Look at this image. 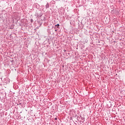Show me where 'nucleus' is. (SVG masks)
Masks as SVG:
<instances>
[{
  "mask_svg": "<svg viewBox=\"0 0 125 125\" xmlns=\"http://www.w3.org/2000/svg\"><path fill=\"white\" fill-rule=\"evenodd\" d=\"M55 26H56H56H57V28H58V27H59L60 25H59V24H57Z\"/></svg>",
  "mask_w": 125,
  "mask_h": 125,
  "instance_id": "f03ea898",
  "label": "nucleus"
},
{
  "mask_svg": "<svg viewBox=\"0 0 125 125\" xmlns=\"http://www.w3.org/2000/svg\"><path fill=\"white\" fill-rule=\"evenodd\" d=\"M45 8H49V4H48V3H47L46 4V5H45Z\"/></svg>",
  "mask_w": 125,
  "mask_h": 125,
  "instance_id": "f257e3e1",
  "label": "nucleus"
},
{
  "mask_svg": "<svg viewBox=\"0 0 125 125\" xmlns=\"http://www.w3.org/2000/svg\"><path fill=\"white\" fill-rule=\"evenodd\" d=\"M57 31V30L56 29V30H55V31L56 32Z\"/></svg>",
  "mask_w": 125,
  "mask_h": 125,
  "instance_id": "20e7f679",
  "label": "nucleus"
},
{
  "mask_svg": "<svg viewBox=\"0 0 125 125\" xmlns=\"http://www.w3.org/2000/svg\"><path fill=\"white\" fill-rule=\"evenodd\" d=\"M55 121H57V118H55Z\"/></svg>",
  "mask_w": 125,
  "mask_h": 125,
  "instance_id": "7ed1b4c3",
  "label": "nucleus"
}]
</instances>
